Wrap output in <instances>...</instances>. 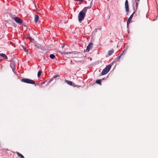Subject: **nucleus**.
<instances>
[{"instance_id": "22", "label": "nucleus", "mask_w": 158, "mask_h": 158, "mask_svg": "<svg viewBox=\"0 0 158 158\" xmlns=\"http://www.w3.org/2000/svg\"><path fill=\"white\" fill-rule=\"evenodd\" d=\"M140 0H135V1H139Z\"/></svg>"}, {"instance_id": "15", "label": "nucleus", "mask_w": 158, "mask_h": 158, "mask_svg": "<svg viewBox=\"0 0 158 158\" xmlns=\"http://www.w3.org/2000/svg\"><path fill=\"white\" fill-rule=\"evenodd\" d=\"M16 153L18 155V156H19L21 157V158L23 157V156L19 152H16Z\"/></svg>"}, {"instance_id": "20", "label": "nucleus", "mask_w": 158, "mask_h": 158, "mask_svg": "<svg viewBox=\"0 0 158 158\" xmlns=\"http://www.w3.org/2000/svg\"><path fill=\"white\" fill-rule=\"evenodd\" d=\"M73 86H74V87H75V86H76V87H77V85H75V84H73Z\"/></svg>"}, {"instance_id": "18", "label": "nucleus", "mask_w": 158, "mask_h": 158, "mask_svg": "<svg viewBox=\"0 0 158 158\" xmlns=\"http://www.w3.org/2000/svg\"><path fill=\"white\" fill-rule=\"evenodd\" d=\"M136 9H137L138 7V2L136 3Z\"/></svg>"}, {"instance_id": "2", "label": "nucleus", "mask_w": 158, "mask_h": 158, "mask_svg": "<svg viewBox=\"0 0 158 158\" xmlns=\"http://www.w3.org/2000/svg\"><path fill=\"white\" fill-rule=\"evenodd\" d=\"M21 81L33 85H34L35 84V81L28 78H23L21 80Z\"/></svg>"}, {"instance_id": "12", "label": "nucleus", "mask_w": 158, "mask_h": 158, "mask_svg": "<svg viewBox=\"0 0 158 158\" xmlns=\"http://www.w3.org/2000/svg\"><path fill=\"white\" fill-rule=\"evenodd\" d=\"M65 82L68 85H73V83L72 81H69L68 80H65Z\"/></svg>"}, {"instance_id": "8", "label": "nucleus", "mask_w": 158, "mask_h": 158, "mask_svg": "<svg viewBox=\"0 0 158 158\" xmlns=\"http://www.w3.org/2000/svg\"><path fill=\"white\" fill-rule=\"evenodd\" d=\"M1 57L6 59L8 58L7 56L5 54L3 53L0 54V58H1Z\"/></svg>"}, {"instance_id": "13", "label": "nucleus", "mask_w": 158, "mask_h": 158, "mask_svg": "<svg viewBox=\"0 0 158 158\" xmlns=\"http://www.w3.org/2000/svg\"><path fill=\"white\" fill-rule=\"evenodd\" d=\"M114 52V50L113 49L110 50L108 52V54L109 55H111Z\"/></svg>"}, {"instance_id": "10", "label": "nucleus", "mask_w": 158, "mask_h": 158, "mask_svg": "<svg viewBox=\"0 0 158 158\" xmlns=\"http://www.w3.org/2000/svg\"><path fill=\"white\" fill-rule=\"evenodd\" d=\"M90 7H91L90 6H87V7H84V9L82 10H83V11H84L86 13V12L87 11V10L88 9H90Z\"/></svg>"}, {"instance_id": "16", "label": "nucleus", "mask_w": 158, "mask_h": 158, "mask_svg": "<svg viewBox=\"0 0 158 158\" xmlns=\"http://www.w3.org/2000/svg\"><path fill=\"white\" fill-rule=\"evenodd\" d=\"M50 58L52 59H53L55 57V56L54 55L51 54L50 55Z\"/></svg>"}, {"instance_id": "7", "label": "nucleus", "mask_w": 158, "mask_h": 158, "mask_svg": "<svg viewBox=\"0 0 158 158\" xmlns=\"http://www.w3.org/2000/svg\"><path fill=\"white\" fill-rule=\"evenodd\" d=\"M125 6L126 8V12L128 13L129 12V8L128 6V2L127 0H126L125 2Z\"/></svg>"}, {"instance_id": "4", "label": "nucleus", "mask_w": 158, "mask_h": 158, "mask_svg": "<svg viewBox=\"0 0 158 158\" xmlns=\"http://www.w3.org/2000/svg\"><path fill=\"white\" fill-rule=\"evenodd\" d=\"M12 19L14 20L15 22L21 24L23 23V20L17 17H12Z\"/></svg>"}, {"instance_id": "11", "label": "nucleus", "mask_w": 158, "mask_h": 158, "mask_svg": "<svg viewBox=\"0 0 158 158\" xmlns=\"http://www.w3.org/2000/svg\"><path fill=\"white\" fill-rule=\"evenodd\" d=\"M59 77V75H54L53 77L49 81V82H51V81H52L54 78H56L57 77Z\"/></svg>"}, {"instance_id": "19", "label": "nucleus", "mask_w": 158, "mask_h": 158, "mask_svg": "<svg viewBox=\"0 0 158 158\" xmlns=\"http://www.w3.org/2000/svg\"><path fill=\"white\" fill-rule=\"evenodd\" d=\"M123 53H124V52H123V53L121 54V55L120 56L118 57V59H119L120 58V57H121V56H122V55H123Z\"/></svg>"}, {"instance_id": "3", "label": "nucleus", "mask_w": 158, "mask_h": 158, "mask_svg": "<svg viewBox=\"0 0 158 158\" xmlns=\"http://www.w3.org/2000/svg\"><path fill=\"white\" fill-rule=\"evenodd\" d=\"M111 66L109 65L104 68L101 74L102 75H104L106 74L110 69Z\"/></svg>"}, {"instance_id": "1", "label": "nucleus", "mask_w": 158, "mask_h": 158, "mask_svg": "<svg viewBox=\"0 0 158 158\" xmlns=\"http://www.w3.org/2000/svg\"><path fill=\"white\" fill-rule=\"evenodd\" d=\"M85 13H86L82 10H81L79 13L78 15V21L80 23H81L84 19L85 16Z\"/></svg>"}, {"instance_id": "14", "label": "nucleus", "mask_w": 158, "mask_h": 158, "mask_svg": "<svg viewBox=\"0 0 158 158\" xmlns=\"http://www.w3.org/2000/svg\"><path fill=\"white\" fill-rule=\"evenodd\" d=\"M96 82L98 84H99L100 85H101V80H97L96 81Z\"/></svg>"}, {"instance_id": "17", "label": "nucleus", "mask_w": 158, "mask_h": 158, "mask_svg": "<svg viewBox=\"0 0 158 158\" xmlns=\"http://www.w3.org/2000/svg\"><path fill=\"white\" fill-rule=\"evenodd\" d=\"M42 73V71L41 70H40L38 72V73L37 74V76L38 77H39L41 74V73Z\"/></svg>"}, {"instance_id": "21", "label": "nucleus", "mask_w": 158, "mask_h": 158, "mask_svg": "<svg viewBox=\"0 0 158 158\" xmlns=\"http://www.w3.org/2000/svg\"><path fill=\"white\" fill-rule=\"evenodd\" d=\"M76 0L77 1H81V2L83 1V0Z\"/></svg>"}, {"instance_id": "9", "label": "nucleus", "mask_w": 158, "mask_h": 158, "mask_svg": "<svg viewBox=\"0 0 158 158\" xmlns=\"http://www.w3.org/2000/svg\"><path fill=\"white\" fill-rule=\"evenodd\" d=\"M35 21L36 23L39 20V16L37 15H35Z\"/></svg>"}, {"instance_id": "5", "label": "nucleus", "mask_w": 158, "mask_h": 158, "mask_svg": "<svg viewBox=\"0 0 158 158\" xmlns=\"http://www.w3.org/2000/svg\"><path fill=\"white\" fill-rule=\"evenodd\" d=\"M93 45V44L92 43H91V42L88 45V46L87 47V48L85 50V52H89V51L90 50L92 49V48H93V47H92Z\"/></svg>"}, {"instance_id": "6", "label": "nucleus", "mask_w": 158, "mask_h": 158, "mask_svg": "<svg viewBox=\"0 0 158 158\" xmlns=\"http://www.w3.org/2000/svg\"><path fill=\"white\" fill-rule=\"evenodd\" d=\"M135 12H134L128 18L127 22V26L128 27L133 17V15L134 14H135Z\"/></svg>"}, {"instance_id": "23", "label": "nucleus", "mask_w": 158, "mask_h": 158, "mask_svg": "<svg viewBox=\"0 0 158 158\" xmlns=\"http://www.w3.org/2000/svg\"><path fill=\"white\" fill-rule=\"evenodd\" d=\"M21 158H24V157L23 156V157H22Z\"/></svg>"}]
</instances>
